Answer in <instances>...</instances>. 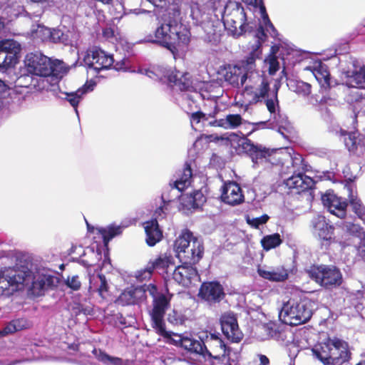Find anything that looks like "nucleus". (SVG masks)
I'll return each instance as SVG.
<instances>
[{"label":"nucleus","instance_id":"obj_20","mask_svg":"<svg viewBox=\"0 0 365 365\" xmlns=\"http://www.w3.org/2000/svg\"><path fill=\"white\" fill-rule=\"evenodd\" d=\"M341 140H343L348 150L357 156L365 155V137L359 136L356 132H348L342 128L336 130Z\"/></svg>","mask_w":365,"mask_h":365},{"label":"nucleus","instance_id":"obj_59","mask_svg":"<svg viewBox=\"0 0 365 365\" xmlns=\"http://www.w3.org/2000/svg\"><path fill=\"white\" fill-rule=\"evenodd\" d=\"M18 330L16 324H9L2 331H0V336H4L9 333H12Z\"/></svg>","mask_w":365,"mask_h":365},{"label":"nucleus","instance_id":"obj_27","mask_svg":"<svg viewBox=\"0 0 365 365\" xmlns=\"http://www.w3.org/2000/svg\"><path fill=\"white\" fill-rule=\"evenodd\" d=\"M144 300V289L137 287H130L125 289L117 299L122 306L138 304Z\"/></svg>","mask_w":365,"mask_h":365},{"label":"nucleus","instance_id":"obj_34","mask_svg":"<svg viewBox=\"0 0 365 365\" xmlns=\"http://www.w3.org/2000/svg\"><path fill=\"white\" fill-rule=\"evenodd\" d=\"M89 291L98 292L101 297L108 292V284L106 277L102 274H98L90 277Z\"/></svg>","mask_w":365,"mask_h":365},{"label":"nucleus","instance_id":"obj_12","mask_svg":"<svg viewBox=\"0 0 365 365\" xmlns=\"http://www.w3.org/2000/svg\"><path fill=\"white\" fill-rule=\"evenodd\" d=\"M165 338L170 340L173 345L183 348L188 353L200 356L205 360L214 359L219 361L221 359L220 356H213L211 354L201 338L198 340L184 334H178L175 332H173L170 336Z\"/></svg>","mask_w":365,"mask_h":365},{"label":"nucleus","instance_id":"obj_24","mask_svg":"<svg viewBox=\"0 0 365 365\" xmlns=\"http://www.w3.org/2000/svg\"><path fill=\"white\" fill-rule=\"evenodd\" d=\"M221 198L225 203L235 205L243 202L244 195L240 186L232 181L224 184Z\"/></svg>","mask_w":365,"mask_h":365},{"label":"nucleus","instance_id":"obj_53","mask_svg":"<svg viewBox=\"0 0 365 365\" xmlns=\"http://www.w3.org/2000/svg\"><path fill=\"white\" fill-rule=\"evenodd\" d=\"M65 282L66 284L73 290H78L81 287V282L78 276L77 275H73L72 277L68 276Z\"/></svg>","mask_w":365,"mask_h":365},{"label":"nucleus","instance_id":"obj_50","mask_svg":"<svg viewBox=\"0 0 365 365\" xmlns=\"http://www.w3.org/2000/svg\"><path fill=\"white\" fill-rule=\"evenodd\" d=\"M164 204L167 203L168 202H163ZM167 208L165 207V205H160L159 207H158L154 214L153 218L150 221H155L158 224H160V226H163V221L165 219L167 213L165 210Z\"/></svg>","mask_w":365,"mask_h":365},{"label":"nucleus","instance_id":"obj_64","mask_svg":"<svg viewBox=\"0 0 365 365\" xmlns=\"http://www.w3.org/2000/svg\"><path fill=\"white\" fill-rule=\"evenodd\" d=\"M137 9L135 10V13L138 14H141V13H144V14H152L153 12L150 11H148V10H145V9H138V11L137 12L136 11Z\"/></svg>","mask_w":365,"mask_h":365},{"label":"nucleus","instance_id":"obj_42","mask_svg":"<svg viewBox=\"0 0 365 365\" xmlns=\"http://www.w3.org/2000/svg\"><path fill=\"white\" fill-rule=\"evenodd\" d=\"M32 4H37V9L33 11V4H30L27 6V9L25 11L26 15L34 21H37L36 19L41 17L43 13V4L48 3L49 0H30Z\"/></svg>","mask_w":365,"mask_h":365},{"label":"nucleus","instance_id":"obj_2","mask_svg":"<svg viewBox=\"0 0 365 365\" xmlns=\"http://www.w3.org/2000/svg\"><path fill=\"white\" fill-rule=\"evenodd\" d=\"M264 168L280 165L282 174H292L284 179V184L292 193L299 194L314 185L312 178L304 174L306 165L301 155H292L286 149L269 150Z\"/></svg>","mask_w":365,"mask_h":365},{"label":"nucleus","instance_id":"obj_43","mask_svg":"<svg viewBox=\"0 0 365 365\" xmlns=\"http://www.w3.org/2000/svg\"><path fill=\"white\" fill-rule=\"evenodd\" d=\"M51 29L41 24H38L35 28L31 29V36L34 39L45 41L49 39Z\"/></svg>","mask_w":365,"mask_h":365},{"label":"nucleus","instance_id":"obj_15","mask_svg":"<svg viewBox=\"0 0 365 365\" xmlns=\"http://www.w3.org/2000/svg\"><path fill=\"white\" fill-rule=\"evenodd\" d=\"M267 108L270 113L269 119L270 128H277V131L284 138H287L286 132H288L291 126L287 115L279 110V101L276 93L267 101Z\"/></svg>","mask_w":365,"mask_h":365},{"label":"nucleus","instance_id":"obj_35","mask_svg":"<svg viewBox=\"0 0 365 365\" xmlns=\"http://www.w3.org/2000/svg\"><path fill=\"white\" fill-rule=\"evenodd\" d=\"M242 122V118L240 114H229L225 118L215 120L210 123L212 126L221 127L225 129H235L241 125Z\"/></svg>","mask_w":365,"mask_h":365},{"label":"nucleus","instance_id":"obj_60","mask_svg":"<svg viewBox=\"0 0 365 365\" xmlns=\"http://www.w3.org/2000/svg\"><path fill=\"white\" fill-rule=\"evenodd\" d=\"M128 59L123 58L120 62H117L114 66L116 70L127 71L128 68Z\"/></svg>","mask_w":365,"mask_h":365},{"label":"nucleus","instance_id":"obj_54","mask_svg":"<svg viewBox=\"0 0 365 365\" xmlns=\"http://www.w3.org/2000/svg\"><path fill=\"white\" fill-rule=\"evenodd\" d=\"M210 340L215 342L217 346H219L220 349L223 351L222 356L225 357V344L220 338V333H213L210 335Z\"/></svg>","mask_w":365,"mask_h":365},{"label":"nucleus","instance_id":"obj_47","mask_svg":"<svg viewBox=\"0 0 365 365\" xmlns=\"http://www.w3.org/2000/svg\"><path fill=\"white\" fill-rule=\"evenodd\" d=\"M186 318L184 314H182L180 312H178L175 309L172 310L168 314L167 317L168 322L174 325L179 326L184 324Z\"/></svg>","mask_w":365,"mask_h":365},{"label":"nucleus","instance_id":"obj_51","mask_svg":"<svg viewBox=\"0 0 365 365\" xmlns=\"http://www.w3.org/2000/svg\"><path fill=\"white\" fill-rule=\"evenodd\" d=\"M153 272V265L150 264V263L148 262L144 269H142L136 272L135 277L138 281L143 282L150 279Z\"/></svg>","mask_w":365,"mask_h":365},{"label":"nucleus","instance_id":"obj_9","mask_svg":"<svg viewBox=\"0 0 365 365\" xmlns=\"http://www.w3.org/2000/svg\"><path fill=\"white\" fill-rule=\"evenodd\" d=\"M308 277L320 287L331 290L341 286L343 277L340 269L332 264H312L305 269Z\"/></svg>","mask_w":365,"mask_h":365},{"label":"nucleus","instance_id":"obj_13","mask_svg":"<svg viewBox=\"0 0 365 365\" xmlns=\"http://www.w3.org/2000/svg\"><path fill=\"white\" fill-rule=\"evenodd\" d=\"M249 83L256 84L255 87H253L251 84L245 86L246 95L250 96L249 102L250 104L264 103L267 106V101L271 98L273 94L276 93L277 95L278 93L277 88L270 91L269 82L261 75H255Z\"/></svg>","mask_w":365,"mask_h":365},{"label":"nucleus","instance_id":"obj_31","mask_svg":"<svg viewBox=\"0 0 365 365\" xmlns=\"http://www.w3.org/2000/svg\"><path fill=\"white\" fill-rule=\"evenodd\" d=\"M143 225L146 234V242L150 247L154 246L163 237L160 229V225L155 221H147Z\"/></svg>","mask_w":365,"mask_h":365},{"label":"nucleus","instance_id":"obj_38","mask_svg":"<svg viewBox=\"0 0 365 365\" xmlns=\"http://www.w3.org/2000/svg\"><path fill=\"white\" fill-rule=\"evenodd\" d=\"M287 86L290 91L302 96H307L311 93V85L299 80H289Z\"/></svg>","mask_w":365,"mask_h":365},{"label":"nucleus","instance_id":"obj_8","mask_svg":"<svg viewBox=\"0 0 365 365\" xmlns=\"http://www.w3.org/2000/svg\"><path fill=\"white\" fill-rule=\"evenodd\" d=\"M191 16L204 32L203 39L213 45L217 44L221 40L224 25L217 15L212 12H205L195 4L191 7Z\"/></svg>","mask_w":365,"mask_h":365},{"label":"nucleus","instance_id":"obj_10","mask_svg":"<svg viewBox=\"0 0 365 365\" xmlns=\"http://www.w3.org/2000/svg\"><path fill=\"white\" fill-rule=\"evenodd\" d=\"M312 313V304L309 300H289L283 305L279 318L286 324L297 326L308 322Z\"/></svg>","mask_w":365,"mask_h":365},{"label":"nucleus","instance_id":"obj_14","mask_svg":"<svg viewBox=\"0 0 365 365\" xmlns=\"http://www.w3.org/2000/svg\"><path fill=\"white\" fill-rule=\"evenodd\" d=\"M170 306V300L165 295L161 294L153 299V308L150 313L151 325L155 332L163 336H170L173 331H167L164 316Z\"/></svg>","mask_w":365,"mask_h":365},{"label":"nucleus","instance_id":"obj_37","mask_svg":"<svg viewBox=\"0 0 365 365\" xmlns=\"http://www.w3.org/2000/svg\"><path fill=\"white\" fill-rule=\"evenodd\" d=\"M149 263L150 264L153 265V270L155 269L165 270V273L167 275L171 274V272L173 271V267H174L173 257L167 255H160L155 260H150Z\"/></svg>","mask_w":365,"mask_h":365},{"label":"nucleus","instance_id":"obj_22","mask_svg":"<svg viewBox=\"0 0 365 365\" xmlns=\"http://www.w3.org/2000/svg\"><path fill=\"white\" fill-rule=\"evenodd\" d=\"M322 201L330 213L343 219L346 215L347 202L345 200L336 195L332 191H327L322 195Z\"/></svg>","mask_w":365,"mask_h":365},{"label":"nucleus","instance_id":"obj_41","mask_svg":"<svg viewBox=\"0 0 365 365\" xmlns=\"http://www.w3.org/2000/svg\"><path fill=\"white\" fill-rule=\"evenodd\" d=\"M346 187L348 190V196L352 210L357 216L361 217L364 214V207L362 205L361 200L358 199L356 196L354 195L351 185H346Z\"/></svg>","mask_w":365,"mask_h":365},{"label":"nucleus","instance_id":"obj_49","mask_svg":"<svg viewBox=\"0 0 365 365\" xmlns=\"http://www.w3.org/2000/svg\"><path fill=\"white\" fill-rule=\"evenodd\" d=\"M351 82L354 83L356 84L354 86L357 88H365V66L354 73Z\"/></svg>","mask_w":365,"mask_h":365},{"label":"nucleus","instance_id":"obj_36","mask_svg":"<svg viewBox=\"0 0 365 365\" xmlns=\"http://www.w3.org/2000/svg\"><path fill=\"white\" fill-rule=\"evenodd\" d=\"M313 74L322 88L327 89L331 87L330 75L325 65L319 63L315 66Z\"/></svg>","mask_w":365,"mask_h":365},{"label":"nucleus","instance_id":"obj_29","mask_svg":"<svg viewBox=\"0 0 365 365\" xmlns=\"http://www.w3.org/2000/svg\"><path fill=\"white\" fill-rule=\"evenodd\" d=\"M94 86L95 84L93 83H86L76 91L61 92V96H59L58 97L67 101L74 108L76 114H78V106L82 101L83 96L88 92L93 91Z\"/></svg>","mask_w":365,"mask_h":365},{"label":"nucleus","instance_id":"obj_52","mask_svg":"<svg viewBox=\"0 0 365 365\" xmlns=\"http://www.w3.org/2000/svg\"><path fill=\"white\" fill-rule=\"evenodd\" d=\"M269 219V217L267 214H264L262 215V216L257 217H251L250 216H247L246 217V221L247 224L250 225L251 227L255 228H259L260 225L265 224Z\"/></svg>","mask_w":365,"mask_h":365},{"label":"nucleus","instance_id":"obj_46","mask_svg":"<svg viewBox=\"0 0 365 365\" xmlns=\"http://www.w3.org/2000/svg\"><path fill=\"white\" fill-rule=\"evenodd\" d=\"M205 201L206 197L202 192L200 190H195L187 197V205L196 209L202 206Z\"/></svg>","mask_w":365,"mask_h":365},{"label":"nucleus","instance_id":"obj_16","mask_svg":"<svg viewBox=\"0 0 365 365\" xmlns=\"http://www.w3.org/2000/svg\"><path fill=\"white\" fill-rule=\"evenodd\" d=\"M83 62L88 68L98 73L109 68L113 64L114 59L112 55L99 48L94 47L86 51L83 56Z\"/></svg>","mask_w":365,"mask_h":365},{"label":"nucleus","instance_id":"obj_3","mask_svg":"<svg viewBox=\"0 0 365 365\" xmlns=\"http://www.w3.org/2000/svg\"><path fill=\"white\" fill-rule=\"evenodd\" d=\"M171 13L170 10L158 20V26L155 31V40L158 43L168 49L175 58L181 56L186 51L190 41V31L179 22L180 11L174 7Z\"/></svg>","mask_w":365,"mask_h":365},{"label":"nucleus","instance_id":"obj_25","mask_svg":"<svg viewBox=\"0 0 365 365\" xmlns=\"http://www.w3.org/2000/svg\"><path fill=\"white\" fill-rule=\"evenodd\" d=\"M58 278L50 274H41L33 278L30 291L36 297L41 296L45 291L52 289L58 284Z\"/></svg>","mask_w":365,"mask_h":365},{"label":"nucleus","instance_id":"obj_45","mask_svg":"<svg viewBox=\"0 0 365 365\" xmlns=\"http://www.w3.org/2000/svg\"><path fill=\"white\" fill-rule=\"evenodd\" d=\"M49 39L53 43H61L64 45H68L70 43L69 34L68 32H64L59 29H54L51 30V35Z\"/></svg>","mask_w":365,"mask_h":365},{"label":"nucleus","instance_id":"obj_39","mask_svg":"<svg viewBox=\"0 0 365 365\" xmlns=\"http://www.w3.org/2000/svg\"><path fill=\"white\" fill-rule=\"evenodd\" d=\"M102 235L103 243L107 245L110 240L120 235L123 231V227L120 225H110L107 227H101L98 230Z\"/></svg>","mask_w":365,"mask_h":365},{"label":"nucleus","instance_id":"obj_28","mask_svg":"<svg viewBox=\"0 0 365 365\" xmlns=\"http://www.w3.org/2000/svg\"><path fill=\"white\" fill-rule=\"evenodd\" d=\"M313 232L321 240L329 241L332 238L334 227L329 225L324 216L318 215L312 220Z\"/></svg>","mask_w":365,"mask_h":365},{"label":"nucleus","instance_id":"obj_32","mask_svg":"<svg viewBox=\"0 0 365 365\" xmlns=\"http://www.w3.org/2000/svg\"><path fill=\"white\" fill-rule=\"evenodd\" d=\"M259 49L255 47L249 55L238 65L242 68L245 73H249L250 81H251L252 78L255 77V75H259L258 73L255 72V61L259 58Z\"/></svg>","mask_w":365,"mask_h":365},{"label":"nucleus","instance_id":"obj_40","mask_svg":"<svg viewBox=\"0 0 365 365\" xmlns=\"http://www.w3.org/2000/svg\"><path fill=\"white\" fill-rule=\"evenodd\" d=\"M51 66L52 71L51 72V76L49 78H51L52 80L61 79L68 71V68L62 61L51 60Z\"/></svg>","mask_w":365,"mask_h":365},{"label":"nucleus","instance_id":"obj_62","mask_svg":"<svg viewBox=\"0 0 365 365\" xmlns=\"http://www.w3.org/2000/svg\"><path fill=\"white\" fill-rule=\"evenodd\" d=\"M359 252L361 255L365 257V238L363 240V241L360 243L359 246Z\"/></svg>","mask_w":365,"mask_h":365},{"label":"nucleus","instance_id":"obj_5","mask_svg":"<svg viewBox=\"0 0 365 365\" xmlns=\"http://www.w3.org/2000/svg\"><path fill=\"white\" fill-rule=\"evenodd\" d=\"M312 351L324 365H342L351 358L348 343L337 337H328L315 344Z\"/></svg>","mask_w":365,"mask_h":365},{"label":"nucleus","instance_id":"obj_1","mask_svg":"<svg viewBox=\"0 0 365 365\" xmlns=\"http://www.w3.org/2000/svg\"><path fill=\"white\" fill-rule=\"evenodd\" d=\"M174 250L183 265L175 267L171 272L173 279L179 284L188 287L193 280L199 278L197 270L192 264L197 263L202 257L204 247L200 239L185 230L175 240Z\"/></svg>","mask_w":365,"mask_h":365},{"label":"nucleus","instance_id":"obj_48","mask_svg":"<svg viewBox=\"0 0 365 365\" xmlns=\"http://www.w3.org/2000/svg\"><path fill=\"white\" fill-rule=\"evenodd\" d=\"M340 226L343 230L351 235L358 236L361 234V228L359 225L351 222L343 221Z\"/></svg>","mask_w":365,"mask_h":365},{"label":"nucleus","instance_id":"obj_4","mask_svg":"<svg viewBox=\"0 0 365 365\" xmlns=\"http://www.w3.org/2000/svg\"><path fill=\"white\" fill-rule=\"evenodd\" d=\"M138 72L155 81H167L173 89H179L184 92L180 95L182 100L195 102L196 98L200 96V93L197 92L193 87L191 75L187 72L183 73L180 71H175L169 73L168 71H162L155 67L153 68H140Z\"/></svg>","mask_w":365,"mask_h":365},{"label":"nucleus","instance_id":"obj_58","mask_svg":"<svg viewBox=\"0 0 365 365\" xmlns=\"http://www.w3.org/2000/svg\"><path fill=\"white\" fill-rule=\"evenodd\" d=\"M252 125L253 126L252 131H255L258 129H264L266 128H270V126L269 125V120L267 121H259V122H257V123H252Z\"/></svg>","mask_w":365,"mask_h":365},{"label":"nucleus","instance_id":"obj_23","mask_svg":"<svg viewBox=\"0 0 365 365\" xmlns=\"http://www.w3.org/2000/svg\"><path fill=\"white\" fill-rule=\"evenodd\" d=\"M242 148L250 155L254 167L264 166L269 148L260 144H255L252 140L246 139L242 143Z\"/></svg>","mask_w":365,"mask_h":365},{"label":"nucleus","instance_id":"obj_26","mask_svg":"<svg viewBox=\"0 0 365 365\" xmlns=\"http://www.w3.org/2000/svg\"><path fill=\"white\" fill-rule=\"evenodd\" d=\"M257 272L262 279L275 282H284L289 276L287 269L282 266L273 267L259 265Z\"/></svg>","mask_w":365,"mask_h":365},{"label":"nucleus","instance_id":"obj_7","mask_svg":"<svg viewBox=\"0 0 365 365\" xmlns=\"http://www.w3.org/2000/svg\"><path fill=\"white\" fill-rule=\"evenodd\" d=\"M51 59L40 52L31 53L26 55L25 66L31 76L25 78H31L30 86L38 91L47 88L50 85L48 81L51 76Z\"/></svg>","mask_w":365,"mask_h":365},{"label":"nucleus","instance_id":"obj_19","mask_svg":"<svg viewBox=\"0 0 365 365\" xmlns=\"http://www.w3.org/2000/svg\"><path fill=\"white\" fill-rule=\"evenodd\" d=\"M220 323L224 336L232 343H239L244 334L240 330L236 315L231 312L223 313L220 318Z\"/></svg>","mask_w":365,"mask_h":365},{"label":"nucleus","instance_id":"obj_56","mask_svg":"<svg viewBox=\"0 0 365 365\" xmlns=\"http://www.w3.org/2000/svg\"><path fill=\"white\" fill-rule=\"evenodd\" d=\"M207 120V118H206V115L204 113L201 112V111H197V112H195L193 113H192L191 115V117H190V121H191V123L193 125L194 123H200L202 120Z\"/></svg>","mask_w":365,"mask_h":365},{"label":"nucleus","instance_id":"obj_17","mask_svg":"<svg viewBox=\"0 0 365 365\" xmlns=\"http://www.w3.org/2000/svg\"><path fill=\"white\" fill-rule=\"evenodd\" d=\"M192 176V172L191 166L186 163L180 178L175 180L173 183H170L166 188L170 190V192L167 193L166 191L164 190L162 193V201L171 202L178 199L180 196V192L190 185Z\"/></svg>","mask_w":365,"mask_h":365},{"label":"nucleus","instance_id":"obj_30","mask_svg":"<svg viewBox=\"0 0 365 365\" xmlns=\"http://www.w3.org/2000/svg\"><path fill=\"white\" fill-rule=\"evenodd\" d=\"M226 81L234 87L240 88L250 81L249 73H245L240 66H235L230 68L225 75Z\"/></svg>","mask_w":365,"mask_h":365},{"label":"nucleus","instance_id":"obj_18","mask_svg":"<svg viewBox=\"0 0 365 365\" xmlns=\"http://www.w3.org/2000/svg\"><path fill=\"white\" fill-rule=\"evenodd\" d=\"M21 45L13 39L0 41V70L14 66L18 62Z\"/></svg>","mask_w":365,"mask_h":365},{"label":"nucleus","instance_id":"obj_55","mask_svg":"<svg viewBox=\"0 0 365 365\" xmlns=\"http://www.w3.org/2000/svg\"><path fill=\"white\" fill-rule=\"evenodd\" d=\"M266 32L264 31V29L262 26H259L257 31L256 37L257 38V40L256 41V43L255 47L259 49L261 46L262 41H264L266 36Z\"/></svg>","mask_w":365,"mask_h":365},{"label":"nucleus","instance_id":"obj_11","mask_svg":"<svg viewBox=\"0 0 365 365\" xmlns=\"http://www.w3.org/2000/svg\"><path fill=\"white\" fill-rule=\"evenodd\" d=\"M31 279V272L28 268L9 267L0 270V294L11 295Z\"/></svg>","mask_w":365,"mask_h":365},{"label":"nucleus","instance_id":"obj_21","mask_svg":"<svg viewBox=\"0 0 365 365\" xmlns=\"http://www.w3.org/2000/svg\"><path fill=\"white\" fill-rule=\"evenodd\" d=\"M199 297L210 305L220 303L225 297L222 286L217 282H203L199 289Z\"/></svg>","mask_w":365,"mask_h":365},{"label":"nucleus","instance_id":"obj_33","mask_svg":"<svg viewBox=\"0 0 365 365\" xmlns=\"http://www.w3.org/2000/svg\"><path fill=\"white\" fill-rule=\"evenodd\" d=\"M248 4L250 6H252L255 9H259L264 24L266 32L269 33L272 37L275 38L277 34V31L270 21L266 11V8L262 0H250Z\"/></svg>","mask_w":365,"mask_h":365},{"label":"nucleus","instance_id":"obj_63","mask_svg":"<svg viewBox=\"0 0 365 365\" xmlns=\"http://www.w3.org/2000/svg\"><path fill=\"white\" fill-rule=\"evenodd\" d=\"M81 311H82V314L83 315H88L91 312V309L90 307H84L83 305V308H81Z\"/></svg>","mask_w":365,"mask_h":365},{"label":"nucleus","instance_id":"obj_57","mask_svg":"<svg viewBox=\"0 0 365 365\" xmlns=\"http://www.w3.org/2000/svg\"><path fill=\"white\" fill-rule=\"evenodd\" d=\"M139 288H143L144 289V300L146 299V292H148L149 294L155 297V295L157 292V287L153 284H143L141 286H138Z\"/></svg>","mask_w":365,"mask_h":365},{"label":"nucleus","instance_id":"obj_6","mask_svg":"<svg viewBox=\"0 0 365 365\" xmlns=\"http://www.w3.org/2000/svg\"><path fill=\"white\" fill-rule=\"evenodd\" d=\"M223 9L222 23L224 29L229 34L237 38L247 31H251L255 26L251 21L248 11L241 3L230 1Z\"/></svg>","mask_w":365,"mask_h":365},{"label":"nucleus","instance_id":"obj_44","mask_svg":"<svg viewBox=\"0 0 365 365\" xmlns=\"http://www.w3.org/2000/svg\"><path fill=\"white\" fill-rule=\"evenodd\" d=\"M282 242L281 237L278 233L264 236L261 240L262 246L265 250L275 248L279 246Z\"/></svg>","mask_w":365,"mask_h":365},{"label":"nucleus","instance_id":"obj_61","mask_svg":"<svg viewBox=\"0 0 365 365\" xmlns=\"http://www.w3.org/2000/svg\"><path fill=\"white\" fill-rule=\"evenodd\" d=\"M81 308H83V305L81 304H76L72 307V312L76 316L80 315L82 314Z\"/></svg>","mask_w":365,"mask_h":365}]
</instances>
